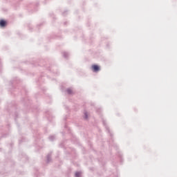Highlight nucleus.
Wrapping results in <instances>:
<instances>
[{"label":"nucleus","mask_w":177,"mask_h":177,"mask_svg":"<svg viewBox=\"0 0 177 177\" xmlns=\"http://www.w3.org/2000/svg\"><path fill=\"white\" fill-rule=\"evenodd\" d=\"M24 158H25V157L22 158V160H24Z\"/></svg>","instance_id":"nucleus-24"},{"label":"nucleus","mask_w":177,"mask_h":177,"mask_svg":"<svg viewBox=\"0 0 177 177\" xmlns=\"http://www.w3.org/2000/svg\"><path fill=\"white\" fill-rule=\"evenodd\" d=\"M84 120H88V112L84 113Z\"/></svg>","instance_id":"nucleus-11"},{"label":"nucleus","mask_w":177,"mask_h":177,"mask_svg":"<svg viewBox=\"0 0 177 177\" xmlns=\"http://www.w3.org/2000/svg\"><path fill=\"white\" fill-rule=\"evenodd\" d=\"M75 177H81V172L80 171H76L75 174Z\"/></svg>","instance_id":"nucleus-9"},{"label":"nucleus","mask_w":177,"mask_h":177,"mask_svg":"<svg viewBox=\"0 0 177 177\" xmlns=\"http://www.w3.org/2000/svg\"><path fill=\"white\" fill-rule=\"evenodd\" d=\"M119 157L120 158L121 162H122V155H121V153L119 154Z\"/></svg>","instance_id":"nucleus-13"},{"label":"nucleus","mask_w":177,"mask_h":177,"mask_svg":"<svg viewBox=\"0 0 177 177\" xmlns=\"http://www.w3.org/2000/svg\"><path fill=\"white\" fill-rule=\"evenodd\" d=\"M21 142H24V139L19 140V143H21Z\"/></svg>","instance_id":"nucleus-17"},{"label":"nucleus","mask_w":177,"mask_h":177,"mask_svg":"<svg viewBox=\"0 0 177 177\" xmlns=\"http://www.w3.org/2000/svg\"><path fill=\"white\" fill-rule=\"evenodd\" d=\"M52 161V152L48 153L46 156V164H49Z\"/></svg>","instance_id":"nucleus-4"},{"label":"nucleus","mask_w":177,"mask_h":177,"mask_svg":"<svg viewBox=\"0 0 177 177\" xmlns=\"http://www.w3.org/2000/svg\"><path fill=\"white\" fill-rule=\"evenodd\" d=\"M15 121H16V120H17V117H19V113H15Z\"/></svg>","instance_id":"nucleus-12"},{"label":"nucleus","mask_w":177,"mask_h":177,"mask_svg":"<svg viewBox=\"0 0 177 177\" xmlns=\"http://www.w3.org/2000/svg\"><path fill=\"white\" fill-rule=\"evenodd\" d=\"M48 139L50 142H53V140H55V139H56V137L55 136H50L48 137Z\"/></svg>","instance_id":"nucleus-6"},{"label":"nucleus","mask_w":177,"mask_h":177,"mask_svg":"<svg viewBox=\"0 0 177 177\" xmlns=\"http://www.w3.org/2000/svg\"><path fill=\"white\" fill-rule=\"evenodd\" d=\"M102 124L105 127L108 133H109L111 138H113V133L110 131V129L109 128V126H107V123L106 122V120L104 119H102Z\"/></svg>","instance_id":"nucleus-1"},{"label":"nucleus","mask_w":177,"mask_h":177,"mask_svg":"<svg viewBox=\"0 0 177 177\" xmlns=\"http://www.w3.org/2000/svg\"><path fill=\"white\" fill-rule=\"evenodd\" d=\"M50 16H53V19H55V15L53 14H50Z\"/></svg>","instance_id":"nucleus-16"},{"label":"nucleus","mask_w":177,"mask_h":177,"mask_svg":"<svg viewBox=\"0 0 177 177\" xmlns=\"http://www.w3.org/2000/svg\"><path fill=\"white\" fill-rule=\"evenodd\" d=\"M8 26V21L5 19H1L0 20V27L1 28H3V27H6Z\"/></svg>","instance_id":"nucleus-3"},{"label":"nucleus","mask_w":177,"mask_h":177,"mask_svg":"<svg viewBox=\"0 0 177 177\" xmlns=\"http://www.w3.org/2000/svg\"><path fill=\"white\" fill-rule=\"evenodd\" d=\"M0 66H1V62H0Z\"/></svg>","instance_id":"nucleus-26"},{"label":"nucleus","mask_w":177,"mask_h":177,"mask_svg":"<svg viewBox=\"0 0 177 177\" xmlns=\"http://www.w3.org/2000/svg\"><path fill=\"white\" fill-rule=\"evenodd\" d=\"M66 92H67L68 95L73 94V90H71V88H67Z\"/></svg>","instance_id":"nucleus-8"},{"label":"nucleus","mask_w":177,"mask_h":177,"mask_svg":"<svg viewBox=\"0 0 177 177\" xmlns=\"http://www.w3.org/2000/svg\"><path fill=\"white\" fill-rule=\"evenodd\" d=\"M38 5H39L38 3H37V4H36V6H38Z\"/></svg>","instance_id":"nucleus-22"},{"label":"nucleus","mask_w":177,"mask_h":177,"mask_svg":"<svg viewBox=\"0 0 177 177\" xmlns=\"http://www.w3.org/2000/svg\"><path fill=\"white\" fill-rule=\"evenodd\" d=\"M25 159H26V160H28V158L27 156H25Z\"/></svg>","instance_id":"nucleus-19"},{"label":"nucleus","mask_w":177,"mask_h":177,"mask_svg":"<svg viewBox=\"0 0 177 177\" xmlns=\"http://www.w3.org/2000/svg\"><path fill=\"white\" fill-rule=\"evenodd\" d=\"M46 114L47 118H49V117H52V113H50V112L49 111L46 112Z\"/></svg>","instance_id":"nucleus-10"},{"label":"nucleus","mask_w":177,"mask_h":177,"mask_svg":"<svg viewBox=\"0 0 177 177\" xmlns=\"http://www.w3.org/2000/svg\"><path fill=\"white\" fill-rule=\"evenodd\" d=\"M19 82H20V80L16 78L15 80L11 81V85H15V84H19Z\"/></svg>","instance_id":"nucleus-5"},{"label":"nucleus","mask_w":177,"mask_h":177,"mask_svg":"<svg viewBox=\"0 0 177 177\" xmlns=\"http://www.w3.org/2000/svg\"><path fill=\"white\" fill-rule=\"evenodd\" d=\"M62 55H63V57H64L65 59H67V58L68 57V56H69V54H68V53H67V52H64V53H62Z\"/></svg>","instance_id":"nucleus-7"},{"label":"nucleus","mask_w":177,"mask_h":177,"mask_svg":"<svg viewBox=\"0 0 177 177\" xmlns=\"http://www.w3.org/2000/svg\"><path fill=\"white\" fill-rule=\"evenodd\" d=\"M59 147H64V145L63 143L59 144Z\"/></svg>","instance_id":"nucleus-15"},{"label":"nucleus","mask_w":177,"mask_h":177,"mask_svg":"<svg viewBox=\"0 0 177 177\" xmlns=\"http://www.w3.org/2000/svg\"><path fill=\"white\" fill-rule=\"evenodd\" d=\"M67 15V11H65L62 13V16H66Z\"/></svg>","instance_id":"nucleus-14"},{"label":"nucleus","mask_w":177,"mask_h":177,"mask_svg":"<svg viewBox=\"0 0 177 177\" xmlns=\"http://www.w3.org/2000/svg\"><path fill=\"white\" fill-rule=\"evenodd\" d=\"M21 92H26V88H24L22 89V91H21Z\"/></svg>","instance_id":"nucleus-18"},{"label":"nucleus","mask_w":177,"mask_h":177,"mask_svg":"<svg viewBox=\"0 0 177 177\" xmlns=\"http://www.w3.org/2000/svg\"><path fill=\"white\" fill-rule=\"evenodd\" d=\"M66 118H65L64 120H66Z\"/></svg>","instance_id":"nucleus-27"},{"label":"nucleus","mask_w":177,"mask_h":177,"mask_svg":"<svg viewBox=\"0 0 177 177\" xmlns=\"http://www.w3.org/2000/svg\"><path fill=\"white\" fill-rule=\"evenodd\" d=\"M64 24H66V22H64Z\"/></svg>","instance_id":"nucleus-25"},{"label":"nucleus","mask_w":177,"mask_h":177,"mask_svg":"<svg viewBox=\"0 0 177 177\" xmlns=\"http://www.w3.org/2000/svg\"><path fill=\"white\" fill-rule=\"evenodd\" d=\"M65 128H67V124H65Z\"/></svg>","instance_id":"nucleus-20"},{"label":"nucleus","mask_w":177,"mask_h":177,"mask_svg":"<svg viewBox=\"0 0 177 177\" xmlns=\"http://www.w3.org/2000/svg\"><path fill=\"white\" fill-rule=\"evenodd\" d=\"M38 26H42V24H40L39 25H38Z\"/></svg>","instance_id":"nucleus-21"},{"label":"nucleus","mask_w":177,"mask_h":177,"mask_svg":"<svg viewBox=\"0 0 177 177\" xmlns=\"http://www.w3.org/2000/svg\"><path fill=\"white\" fill-rule=\"evenodd\" d=\"M91 68L93 73H97L98 71H100V66H99L97 64H93L91 66Z\"/></svg>","instance_id":"nucleus-2"},{"label":"nucleus","mask_w":177,"mask_h":177,"mask_svg":"<svg viewBox=\"0 0 177 177\" xmlns=\"http://www.w3.org/2000/svg\"><path fill=\"white\" fill-rule=\"evenodd\" d=\"M29 30H31V28H30V27H29Z\"/></svg>","instance_id":"nucleus-23"}]
</instances>
